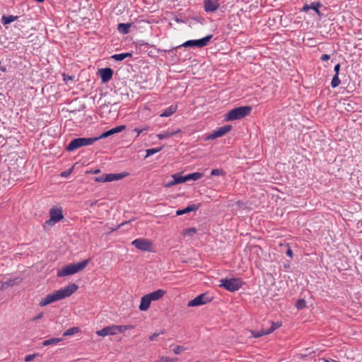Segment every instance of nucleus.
<instances>
[{
	"mask_svg": "<svg viewBox=\"0 0 362 362\" xmlns=\"http://www.w3.org/2000/svg\"><path fill=\"white\" fill-rule=\"evenodd\" d=\"M78 288V286L76 284H71L62 289L54 291L52 293L42 298L39 303V305L40 307H44L53 302L67 298L76 292Z\"/></svg>",
	"mask_w": 362,
	"mask_h": 362,
	"instance_id": "nucleus-1",
	"label": "nucleus"
},
{
	"mask_svg": "<svg viewBox=\"0 0 362 362\" xmlns=\"http://www.w3.org/2000/svg\"><path fill=\"white\" fill-rule=\"evenodd\" d=\"M89 261L90 259H88L80 262L69 264L59 269L57 275L58 277H63L81 272L87 267Z\"/></svg>",
	"mask_w": 362,
	"mask_h": 362,
	"instance_id": "nucleus-2",
	"label": "nucleus"
},
{
	"mask_svg": "<svg viewBox=\"0 0 362 362\" xmlns=\"http://www.w3.org/2000/svg\"><path fill=\"white\" fill-rule=\"evenodd\" d=\"M252 107L250 106L238 107L230 110L226 115L225 120L233 121L242 119L250 114Z\"/></svg>",
	"mask_w": 362,
	"mask_h": 362,
	"instance_id": "nucleus-3",
	"label": "nucleus"
},
{
	"mask_svg": "<svg viewBox=\"0 0 362 362\" xmlns=\"http://www.w3.org/2000/svg\"><path fill=\"white\" fill-rule=\"evenodd\" d=\"M132 325H111L103 328L96 332V334L100 337L115 335L117 333H122L127 329H133Z\"/></svg>",
	"mask_w": 362,
	"mask_h": 362,
	"instance_id": "nucleus-4",
	"label": "nucleus"
},
{
	"mask_svg": "<svg viewBox=\"0 0 362 362\" xmlns=\"http://www.w3.org/2000/svg\"><path fill=\"white\" fill-rule=\"evenodd\" d=\"M243 284V281L240 278L222 279L220 280L219 286L223 287L228 291L234 292L239 290Z\"/></svg>",
	"mask_w": 362,
	"mask_h": 362,
	"instance_id": "nucleus-5",
	"label": "nucleus"
},
{
	"mask_svg": "<svg viewBox=\"0 0 362 362\" xmlns=\"http://www.w3.org/2000/svg\"><path fill=\"white\" fill-rule=\"evenodd\" d=\"M98 139L94 138H76L73 139L66 146L68 151H73L80 147L92 145Z\"/></svg>",
	"mask_w": 362,
	"mask_h": 362,
	"instance_id": "nucleus-6",
	"label": "nucleus"
},
{
	"mask_svg": "<svg viewBox=\"0 0 362 362\" xmlns=\"http://www.w3.org/2000/svg\"><path fill=\"white\" fill-rule=\"evenodd\" d=\"M132 245L142 252H153V246L151 240L146 238H137L132 242Z\"/></svg>",
	"mask_w": 362,
	"mask_h": 362,
	"instance_id": "nucleus-7",
	"label": "nucleus"
},
{
	"mask_svg": "<svg viewBox=\"0 0 362 362\" xmlns=\"http://www.w3.org/2000/svg\"><path fill=\"white\" fill-rule=\"evenodd\" d=\"M126 176L124 173H110V174H103L100 176L96 177L95 178V181L98 182H112L115 180H119L124 178Z\"/></svg>",
	"mask_w": 362,
	"mask_h": 362,
	"instance_id": "nucleus-8",
	"label": "nucleus"
},
{
	"mask_svg": "<svg viewBox=\"0 0 362 362\" xmlns=\"http://www.w3.org/2000/svg\"><path fill=\"white\" fill-rule=\"evenodd\" d=\"M211 37L212 35H209L199 40H188L183 44V46L204 47L208 45Z\"/></svg>",
	"mask_w": 362,
	"mask_h": 362,
	"instance_id": "nucleus-9",
	"label": "nucleus"
},
{
	"mask_svg": "<svg viewBox=\"0 0 362 362\" xmlns=\"http://www.w3.org/2000/svg\"><path fill=\"white\" fill-rule=\"evenodd\" d=\"M211 298H210L207 293H202L194 298L193 300L189 301L187 303V306L195 307L202 305L211 302Z\"/></svg>",
	"mask_w": 362,
	"mask_h": 362,
	"instance_id": "nucleus-10",
	"label": "nucleus"
},
{
	"mask_svg": "<svg viewBox=\"0 0 362 362\" xmlns=\"http://www.w3.org/2000/svg\"><path fill=\"white\" fill-rule=\"evenodd\" d=\"M232 129L230 125H225L214 130L211 134L208 135L205 140H214L218 137L224 136Z\"/></svg>",
	"mask_w": 362,
	"mask_h": 362,
	"instance_id": "nucleus-11",
	"label": "nucleus"
},
{
	"mask_svg": "<svg viewBox=\"0 0 362 362\" xmlns=\"http://www.w3.org/2000/svg\"><path fill=\"white\" fill-rule=\"evenodd\" d=\"M50 218L46 221L48 225L55 224L63 218L62 209L61 208H52L49 210Z\"/></svg>",
	"mask_w": 362,
	"mask_h": 362,
	"instance_id": "nucleus-12",
	"label": "nucleus"
},
{
	"mask_svg": "<svg viewBox=\"0 0 362 362\" xmlns=\"http://www.w3.org/2000/svg\"><path fill=\"white\" fill-rule=\"evenodd\" d=\"M220 6V0H204V8L206 12H214Z\"/></svg>",
	"mask_w": 362,
	"mask_h": 362,
	"instance_id": "nucleus-13",
	"label": "nucleus"
},
{
	"mask_svg": "<svg viewBox=\"0 0 362 362\" xmlns=\"http://www.w3.org/2000/svg\"><path fill=\"white\" fill-rule=\"evenodd\" d=\"M98 74L103 83L108 82L112 77L113 70L110 68H103L98 70Z\"/></svg>",
	"mask_w": 362,
	"mask_h": 362,
	"instance_id": "nucleus-14",
	"label": "nucleus"
},
{
	"mask_svg": "<svg viewBox=\"0 0 362 362\" xmlns=\"http://www.w3.org/2000/svg\"><path fill=\"white\" fill-rule=\"evenodd\" d=\"M125 128H126V127L124 125H119V126L112 128L108 131L103 132L100 136H99L98 137H95V138L98 139V140L104 139V138H107L111 135L121 132L122 131L125 129Z\"/></svg>",
	"mask_w": 362,
	"mask_h": 362,
	"instance_id": "nucleus-15",
	"label": "nucleus"
},
{
	"mask_svg": "<svg viewBox=\"0 0 362 362\" xmlns=\"http://www.w3.org/2000/svg\"><path fill=\"white\" fill-rule=\"evenodd\" d=\"M22 281L20 278L9 279L6 281H0V291L6 289L8 287H11L16 284H19Z\"/></svg>",
	"mask_w": 362,
	"mask_h": 362,
	"instance_id": "nucleus-16",
	"label": "nucleus"
},
{
	"mask_svg": "<svg viewBox=\"0 0 362 362\" xmlns=\"http://www.w3.org/2000/svg\"><path fill=\"white\" fill-rule=\"evenodd\" d=\"M165 293V291L163 289H158L148 294H146V296H148L151 301H156L160 299Z\"/></svg>",
	"mask_w": 362,
	"mask_h": 362,
	"instance_id": "nucleus-17",
	"label": "nucleus"
},
{
	"mask_svg": "<svg viewBox=\"0 0 362 362\" xmlns=\"http://www.w3.org/2000/svg\"><path fill=\"white\" fill-rule=\"evenodd\" d=\"M151 300L149 299V298L146 296V295H144L141 297V303L139 307V310L141 311L147 310L151 305Z\"/></svg>",
	"mask_w": 362,
	"mask_h": 362,
	"instance_id": "nucleus-18",
	"label": "nucleus"
},
{
	"mask_svg": "<svg viewBox=\"0 0 362 362\" xmlns=\"http://www.w3.org/2000/svg\"><path fill=\"white\" fill-rule=\"evenodd\" d=\"M197 209H198V206L197 205L191 204V205L187 206L184 209L177 210L176 211V214L178 216L182 215V214H187V213H189V212H191L193 211H196Z\"/></svg>",
	"mask_w": 362,
	"mask_h": 362,
	"instance_id": "nucleus-19",
	"label": "nucleus"
},
{
	"mask_svg": "<svg viewBox=\"0 0 362 362\" xmlns=\"http://www.w3.org/2000/svg\"><path fill=\"white\" fill-rule=\"evenodd\" d=\"M63 339L62 338H51L42 341V345L44 346H49V345H56L59 342L62 341Z\"/></svg>",
	"mask_w": 362,
	"mask_h": 362,
	"instance_id": "nucleus-20",
	"label": "nucleus"
},
{
	"mask_svg": "<svg viewBox=\"0 0 362 362\" xmlns=\"http://www.w3.org/2000/svg\"><path fill=\"white\" fill-rule=\"evenodd\" d=\"M197 233L196 228H189L183 230L182 235L185 238H191Z\"/></svg>",
	"mask_w": 362,
	"mask_h": 362,
	"instance_id": "nucleus-21",
	"label": "nucleus"
},
{
	"mask_svg": "<svg viewBox=\"0 0 362 362\" xmlns=\"http://www.w3.org/2000/svg\"><path fill=\"white\" fill-rule=\"evenodd\" d=\"M203 177V173H193L189 175H185L186 181L189 180H197Z\"/></svg>",
	"mask_w": 362,
	"mask_h": 362,
	"instance_id": "nucleus-22",
	"label": "nucleus"
},
{
	"mask_svg": "<svg viewBox=\"0 0 362 362\" xmlns=\"http://www.w3.org/2000/svg\"><path fill=\"white\" fill-rule=\"evenodd\" d=\"M180 132V129L175 131V132L167 131V132H164L163 133L158 134L157 136L159 139H163L171 137Z\"/></svg>",
	"mask_w": 362,
	"mask_h": 362,
	"instance_id": "nucleus-23",
	"label": "nucleus"
},
{
	"mask_svg": "<svg viewBox=\"0 0 362 362\" xmlns=\"http://www.w3.org/2000/svg\"><path fill=\"white\" fill-rule=\"evenodd\" d=\"M177 110V106L171 105L168 107L161 115L160 117H169L175 113Z\"/></svg>",
	"mask_w": 362,
	"mask_h": 362,
	"instance_id": "nucleus-24",
	"label": "nucleus"
},
{
	"mask_svg": "<svg viewBox=\"0 0 362 362\" xmlns=\"http://www.w3.org/2000/svg\"><path fill=\"white\" fill-rule=\"evenodd\" d=\"M17 18H18V16H12V15H11V16H3L2 18H1V23L4 25L9 24L11 22H13L16 20H17Z\"/></svg>",
	"mask_w": 362,
	"mask_h": 362,
	"instance_id": "nucleus-25",
	"label": "nucleus"
},
{
	"mask_svg": "<svg viewBox=\"0 0 362 362\" xmlns=\"http://www.w3.org/2000/svg\"><path fill=\"white\" fill-rule=\"evenodd\" d=\"M130 25H131L128 23H119L117 29L119 33L127 34L129 32Z\"/></svg>",
	"mask_w": 362,
	"mask_h": 362,
	"instance_id": "nucleus-26",
	"label": "nucleus"
},
{
	"mask_svg": "<svg viewBox=\"0 0 362 362\" xmlns=\"http://www.w3.org/2000/svg\"><path fill=\"white\" fill-rule=\"evenodd\" d=\"M132 57V54L130 53H121V54H115L112 56V58L116 61H122L127 57Z\"/></svg>",
	"mask_w": 362,
	"mask_h": 362,
	"instance_id": "nucleus-27",
	"label": "nucleus"
},
{
	"mask_svg": "<svg viewBox=\"0 0 362 362\" xmlns=\"http://www.w3.org/2000/svg\"><path fill=\"white\" fill-rule=\"evenodd\" d=\"M251 334L255 338L262 337L263 335L269 334V333H267V329H264V328H262L259 331V330H252Z\"/></svg>",
	"mask_w": 362,
	"mask_h": 362,
	"instance_id": "nucleus-28",
	"label": "nucleus"
},
{
	"mask_svg": "<svg viewBox=\"0 0 362 362\" xmlns=\"http://www.w3.org/2000/svg\"><path fill=\"white\" fill-rule=\"evenodd\" d=\"M79 331H80V329L78 327H74L69 328L67 330H66L64 332L63 336L64 337L71 336V335H73V334H75L79 332Z\"/></svg>",
	"mask_w": 362,
	"mask_h": 362,
	"instance_id": "nucleus-29",
	"label": "nucleus"
},
{
	"mask_svg": "<svg viewBox=\"0 0 362 362\" xmlns=\"http://www.w3.org/2000/svg\"><path fill=\"white\" fill-rule=\"evenodd\" d=\"M172 177L174 179L175 183L177 185L187 182L185 176H182L178 173L173 175Z\"/></svg>",
	"mask_w": 362,
	"mask_h": 362,
	"instance_id": "nucleus-30",
	"label": "nucleus"
},
{
	"mask_svg": "<svg viewBox=\"0 0 362 362\" xmlns=\"http://www.w3.org/2000/svg\"><path fill=\"white\" fill-rule=\"evenodd\" d=\"M341 83V81L339 78V75L334 74L331 81V86L332 88H336Z\"/></svg>",
	"mask_w": 362,
	"mask_h": 362,
	"instance_id": "nucleus-31",
	"label": "nucleus"
},
{
	"mask_svg": "<svg viewBox=\"0 0 362 362\" xmlns=\"http://www.w3.org/2000/svg\"><path fill=\"white\" fill-rule=\"evenodd\" d=\"M296 307L298 310H302L306 307V302L304 299L301 298L296 301Z\"/></svg>",
	"mask_w": 362,
	"mask_h": 362,
	"instance_id": "nucleus-32",
	"label": "nucleus"
},
{
	"mask_svg": "<svg viewBox=\"0 0 362 362\" xmlns=\"http://www.w3.org/2000/svg\"><path fill=\"white\" fill-rule=\"evenodd\" d=\"M271 323H272L271 327L269 328V329H267V333H269V334L270 333H272V332H274L277 328L280 327L281 325V323H280V322H272Z\"/></svg>",
	"mask_w": 362,
	"mask_h": 362,
	"instance_id": "nucleus-33",
	"label": "nucleus"
},
{
	"mask_svg": "<svg viewBox=\"0 0 362 362\" xmlns=\"http://www.w3.org/2000/svg\"><path fill=\"white\" fill-rule=\"evenodd\" d=\"M161 150V148H153L146 150V157L152 156L156 153H158Z\"/></svg>",
	"mask_w": 362,
	"mask_h": 362,
	"instance_id": "nucleus-34",
	"label": "nucleus"
},
{
	"mask_svg": "<svg viewBox=\"0 0 362 362\" xmlns=\"http://www.w3.org/2000/svg\"><path fill=\"white\" fill-rule=\"evenodd\" d=\"M177 361L178 359L177 358H170L168 356H162L160 358V362H175Z\"/></svg>",
	"mask_w": 362,
	"mask_h": 362,
	"instance_id": "nucleus-35",
	"label": "nucleus"
},
{
	"mask_svg": "<svg viewBox=\"0 0 362 362\" xmlns=\"http://www.w3.org/2000/svg\"><path fill=\"white\" fill-rule=\"evenodd\" d=\"M224 175V172L221 169H213L211 172V175L216 176V175Z\"/></svg>",
	"mask_w": 362,
	"mask_h": 362,
	"instance_id": "nucleus-36",
	"label": "nucleus"
},
{
	"mask_svg": "<svg viewBox=\"0 0 362 362\" xmlns=\"http://www.w3.org/2000/svg\"><path fill=\"white\" fill-rule=\"evenodd\" d=\"M39 356V354L38 353H35V354H30V355H27L24 360L26 362H29V361H31L33 360H34L37 356Z\"/></svg>",
	"mask_w": 362,
	"mask_h": 362,
	"instance_id": "nucleus-37",
	"label": "nucleus"
},
{
	"mask_svg": "<svg viewBox=\"0 0 362 362\" xmlns=\"http://www.w3.org/2000/svg\"><path fill=\"white\" fill-rule=\"evenodd\" d=\"M321 4L320 3L316 4H312L310 5L312 9H313L319 16L320 15V12L319 11V8L320 7Z\"/></svg>",
	"mask_w": 362,
	"mask_h": 362,
	"instance_id": "nucleus-38",
	"label": "nucleus"
},
{
	"mask_svg": "<svg viewBox=\"0 0 362 362\" xmlns=\"http://www.w3.org/2000/svg\"><path fill=\"white\" fill-rule=\"evenodd\" d=\"M185 350V348H184L182 346H176L174 349L173 352L175 354H180L181 352Z\"/></svg>",
	"mask_w": 362,
	"mask_h": 362,
	"instance_id": "nucleus-39",
	"label": "nucleus"
},
{
	"mask_svg": "<svg viewBox=\"0 0 362 362\" xmlns=\"http://www.w3.org/2000/svg\"><path fill=\"white\" fill-rule=\"evenodd\" d=\"M164 333V331H161L160 332H154L151 336H150L149 339L151 341H154L157 337H158L160 334H163Z\"/></svg>",
	"mask_w": 362,
	"mask_h": 362,
	"instance_id": "nucleus-40",
	"label": "nucleus"
},
{
	"mask_svg": "<svg viewBox=\"0 0 362 362\" xmlns=\"http://www.w3.org/2000/svg\"><path fill=\"white\" fill-rule=\"evenodd\" d=\"M148 127H146L144 128H142V129H140V128H136L134 129L135 132H136L137 133V136H139L140 135V134H141L144 131H148Z\"/></svg>",
	"mask_w": 362,
	"mask_h": 362,
	"instance_id": "nucleus-41",
	"label": "nucleus"
},
{
	"mask_svg": "<svg viewBox=\"0 0 362 362\" xmlns=\"http://www.w3.org/2000/svg\"><path fill=\"white\" fill-rule=\"evenodd\" d=\"M177 185V184H176V183H175V180H174V179H173L172 181L168 182H167V183H165L163 186H164L165 187H170L174 186V185Z\"/></svg>",
	"mask_w": 362,
	"mask_h": 362,
	"instance_id": "nucleus-42",
	"label": "nucleus"
},
{
	"mask_svg": "<svg viewBox=\"0 0 362 362\" xmlns=\"http://www.w3.org/2000/svg\"><path fill=\"white\" fill-rule=\"evenodd\" d=\"M43 317V313H40V314H38L37 316L34 317L33 319H32V321H36L39 319H41L42 317Z\"/></svg>",
	"mask_w": 362,
	"mask_h": 362,
	"instance_id": "nucleus-43",
	"label": "nucleus"
},
{
	"mask_svg": "<svg viewBox=\"0 0 362 362\" xmlns=\"http://www.w3.org/2000/svg\"><path fill=\"white\" fill-rule=\"evenodd\" d=\"M329 58H330V56L329 54H325L322 55L321 60L327 61V60L329 59Z\"/></svg>",
	"mask_w": 362,
	"mask_h": 362,
	"instance_id": "nucleus-44",
	"label": "nucleus"
},
{
	"mask_svg": "<svg viewBox=\"0 0 362 362\" xmlns=\"http://www.w3.org/2000/svg\"><path fill=\"white\" fill-rule=\"evenodd\" d=\"M339 69H340V64H336L334 66V70L335 71V74L339 75Z\"/></svg>",
	"mask_w": 362,
	"mask_h": 362,
	"instance_id": "nucleus-45",
	"label": "nucleus"
},
{
	"mask_svg": "<svg viewBox=\"0 0 362 362\" xmlns=\"http://www.w3.org/2000/svg\"><path fill=\"white\" fill-rule=\"evenodd\" d=\"M310 8H311L310 5L305 4L303 6L302 11H308L309 9H310Z\"/></svg>",
	"mask_w": 362,
	"mask_h": 362,
	"instance_id": "nucleus-46",
	"label": "nucleus"
},
{
	"mask_svg": "<svg viewBox=\"0 0 362 362\" xmlns=\"http://www.w3.org/2000/svg\"><path fill=\"white\" fill-rule=\"evenodd\" d=\"M286 255L288 256H289L290 257H293V252H292V250H291V249L290 247L288 248V250L286 251Z\"/></svg>",
	"mask_w": 362,
	"mask_h": 362,
	"instance_id": "nucleus-47",
	"label": "nucleus"
},
{
	"mask_svg": "<svg viewBox=\"0 0 362 362\" xmlns=\"http://www.w3.org/2000/svg\"><path fill=\"white\" fill-rule=\"evenodd\" d=\"M323 360H324L325 362H339V361H335V360L332 359V358H330L329 360L328 359H323Z\"/></svg>",
	"mask_w": 362,
	"mask_h": 362,
	"instance_id": "nucleus-48",
	"label": "nucleus"
},
{
	"mask_svg": "<svg viewBox=\"0 0 362 362\" xmlns=\"http://www.w3.org/2000/svg\"><path fill=\"white\" fill-rule=\"evenodd\" d=\"M99 173V170H96L93 171V173H94V174H96V173Z\"/></svg>",
	"mask_w": 362,
	"mask_h": 362,
	"instance_id": "nucleus-49",
	"label": "nucleus"
},
{
	"mask_svg": "<svg viewBox=\"0 0 362 362\" xmlns=\"http://www.w3.org/2000/svg\"><path fill=\"white\" fill-rule=\"evenodd\" d=\"M123 224H124V223H121L120 225H119L118 226H123Z\"/></svg>",
	"mask_w": 362,
	"mask_h": 362,
	"instance_id": "nucleus-50",
	"label": "nucleus"
},
{
	"mask_svg": "<svg viewBox=\"0 0 362 362\" xmlns=\"http://www.w3.org/2000/svg\"><path fill=\"white\" fill-rule=\"evenodd\" d=\"M117 228H118L117 227H115V228H113V230H116V229H117Z\"/></svg>",
	"mask_w": 362,
	"mask_h": 362,
	"instance_id": "nucleus-51",
	"label": "nucleus"
}]
</instances>
